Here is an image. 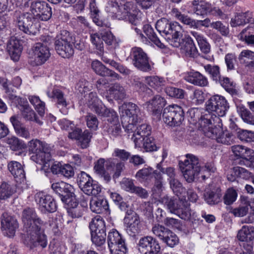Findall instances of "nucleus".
Listing matches in <instances>:
<instances>
[{"label": "nucleus", "instance_id": "f257e3e1", "mask_svg": "<svg viewBox=\"0 0 254 254\" xmlns=\"http://www.w3.org/2000/svg\"><path fill=\"white\" fill-rule=\"evenodd\" d=\"M171 13L176 19L192 29L190 32V36L186 35L184 38H182V27L179 23L170 22L166 18L158 20L156 23V28L167 42L177 48L185 43L183 46L186 55L194 57L197 56L198 51L194 45L193 38L196 41L202 52L208 53L210 46L198 28L199 24L205 27L211 26L212 23H210V19L206 18L204 20H195L187 15L182 14L176 8L172 9Z\"/></svg>", "mask_w": 254, "mask_h": 254}, {"label": "nucleus", "instance_id": "f03ea898", "mask_svg": "<svg viewBox=\"0 0 254 254\" xmlns=\"http://www.w3.org/2000/svg\"><path fill=\"white\" fill-rule=\"evenodd\" d=\"M24 230L27 233L25 239L27 245L30 247L40 245L45 248L47 239L44 233L47 223L38 217L33 208L25 209L22 213Z\"/></svg>", "mask_w": 254, "mask_h": 254}, {"label": "nucleus", "instance_id": "7ed1b4c3", "mask_svg": "<svg viewBox=\"0 0 254 254\" xmlns=\"http://www.w3.org/2000/svg\"><path fill=\"white\" fill-rule=\"evenodd\" d=\"M179 165L183 176L188 183H191L200 178L205 180L216 170L212 163H207L201 167L198 157L190 154H187L186 159L184 161H180Z\"/></svg>", "mask_w": 254, "mask_h": 254}, {"label": "nucleus", "instance_id": "20e7f679", "mask_svg": "<svg viewBox=\"0 0 254 254\" xmlns=\"http://www.w3.org/2000/svg\"><path fill=\"white\" fill-rule=\"evenodd\" d=\"M28 150L34 154L31 156L32 160L43 165L42 169L47 170L50 167L51 148L47 143L37 139H32L28 143Z\"/></svg>", "mask_w": 254, "mask_h": 254}, {"label": "nucleus", "instance_id": "39448f33", "mask_svg": "<svg viewBox=\"0 0 254 254\" xmlns=\"http://www.w3.org/2000/svg\"><path fill=\"white\" fill-rule=\"evenodd\" d=\"M160 201L166 205L171 213L176 214L182 219H190L191 216L190 209L187 201L179 200L167 195L161 197Z\"/></svg>", "mask_w": 254, "mask_h": 254}, {"label": "nucleus", "instance_id": "423d86ee", "mask_svg": "<svg viewBox=\"0 0 254 254\" xmlns=\"http://www.w3.org/2000/svg\"><path fill=\"white\" fill-rule=\"evenodd\" d=\"M121 110V121L125 131H132L138 120L139 108L135 104L128 102L125 103Z\"/></svg>", "mask_w": 254, "mask_h": 254}, {"label": "nucleus", "instance_id": "0eeeda50", "mask_svg": "<svg viewBox=\"0 0 254 254\" xmlns=\"http://www.w3.org/2000/svg\"><path fill=\"white\" fill-rule=\"evenodd\" d=\"M138 10L136 4L132 1L120 3L116 18L119 20L128 21L131 25L139 26L141 24V18L138 15Z\"/></svg>", "mask_w": 254, "mask_h": 254}, {"label": "nucleus", "instance_id": "6e6552de", "mask_svg": "<svg viewBox=\"0 0 254 254\" xmlns=\"http://www.w3.org/2000/svg\"><path fill=\"white\" fill-rule=\"evenodd\" d=\"M74 40L66 30H62L55 38V46L57 53L64 58H69L74 53L72 44Z\"/></svg>", "mask_w": 254, "mask_h": 254}, {"label": "nucleus", "instance_id": "1a4fd4ad", "mask_svg": "<svg viewBox=\"0 0 254 254\" xmlns=\"http://www.w3.org/2000/svg\"><path fill=\"white\" fill-rule=\"evenodd\" d=\"M206 110L215 116L223 117L229 108V105L225 98L221 95L211 96L206 102Z\"/></svg>", "mask_w": 254, "mask_h": 254}, {"label": "nucleus", "instance_id": "9d476101", "mask_svg": "<svg viewBox=\"0 0 254 254\" xmlns=\"http://www.w3.org/2000/svg\"><path fill=\"white\" fill-rule=\"evenodd\" d=\"M164 122L168 126H180L184 120V112L182 108L177 105L166 107L163 113Z\"/></svg>", "mask_w": 254, "mask_h": 254}, {"label": "nucleus", "instance_id": "9b49d317", "mask_svg": "<svg viewBox=\"0 0 254 254\" xmlns=\"http://www.w3.org/2000/svg\"><path fill=\"white\" fill-rule=\"evenodd\" d=\"M32 15L37 19L47 21L52 17V8L45 1L35 0L30 5Z\"/></svg>", "mask_w": 254, "mask_h": 254}, {"label": "nucleus", "instance_id": "f8f14e48", "mask_svg": "<svg viewBox=\"0 0 254 254\" xmlns=\"http://www.w3.org/2000/svg\"><path fill=\"white\" fill-rule=\"evenodd\" d=\"M131 56L132 64L137 69L143 71H149L151 70L149 58L142 49L138 47L133 48Z\"/></svg>", "mask_w": 254, "mask_h": 254}, {"label": "nucleus", "instance_id": "ddd939ff", "mask_svg": "<svg viewBox=\"0 0 254 254\" xmlns=\"http://www.w3.org/2000/svg\"><path fill=\"white\" fill-rule=\"evenodd\" d=\"M51 188L59 195L62 201L65 204H69L74 199V188L69 184L64 182H58L53 184Z\"/></svg>", "mask_w": 254, "mask_h": 254}, {"label": "nucleus", "instance_id": "4468645a", "mask_svg": "<svg viewBox=\"0 0 254 254\" xmlns=\"http://www.w3.org/2000/svg\"><path fill=\"white\" fill-rule=\"evenodd\" d=\"M127 233L131 237L138 234L141 228V225L138 215L134 212L127 211L124 219Z\"/></svg>", "mask_w": 254, "mask_h": 254}, {"label": "nucleus", "instance_id": "2eb2a0df", "mask_svg": "<svg viewBox=\"0 0 254 254\" xmlns=\"http://www.w3.org/2000/svg\"><path fill=\"white\" fill-rule=\"evenodd\" d=\"M50 41V38L47 37L44 43H37L33 47V54L35 64L37 65L44 64L50 58L51 54L47 43Z\"/></svg>", "mask_w": 254, "mask_h": 254}, {"label": "nucleus", "instance_id": "dca6fc26", "mask_svg": "<svg viewBox=\"0 0 254 254\" xmlns=\"http://www.w3.org/2000/svg\"><path fill=\"white\" fill-rule=\"evenodd\" d=\"M231 150L236 157L234 163L236 165H252L249 160L252 158L254 150L242 145H234L231 147Z\"/></svg>", "mask_w": 254, "mask_h": 254}, {"label": "nucleus", "instance_id": "f3484780", "mask_svg": "<svg viewBox=\"0 0 254 254\" xmlns=\"http://www.w3.org/2000/svg\"><path fill=\"white\" fill-rule=\"evenodd\" d=\"M35 200L41 211L54 212L57 210V204L54 198L51 195L41 191L35 195Z\"/></svg>", "mask_w": 254, "mask_h": 254}, {"label": "nucleus", "instance_id": "a211bd4d", "mask_svg": "<svg viewBox=\"0 0 254 254\" xmlns=\"http://www.w3.org/2000/svg\"><path fill=\"white\" fill-rule=\"evenodd\" d=\"M35 17L31 13H26L20 15L17 19V24L19 29L25 33L35 35L37 31Z\"/></svg>", "mask_w": 254, "mask_h": 254}, {"label": "nucleus", "instance_id": "6ab92c4d", "mask_svg": "<svg viewBox=\"0 0 254 254\" xmlns=\"http://www.w3.org/2000/svg\"><path fill=\"white\" fill-rule=\"evenodd\" d=\"M137 245L139 251L143 254H158L160 251L158 242L149 236L141 238Z\"/></svg>", "mask_w": 254, "mask_h": 254}, {"label": "nucleus", "instance_id": "aec40b11", "mask_svg": "<svg viewBox=\"0 0 254 254\" xmlns=\"http://www.w3.org/2000/svg\"><path fill=\"white\" fill-rule=\"evenodd\" d=\"M127 133L131 134V140L133 141L135 146H140L142 144L141 141L151 135V127L146 124H143L136 127L132 131H126Z\"/></svg>", "mask_w": 254, "mask_h": 254}, {"label": "nucleus", "instance_id": "412c9836", "mask_svg": "<svg viewBox=\"0 0 254 254\" xmlns=\"http://www.w3.org/2000/svg\"><path fill=\"white\" fill-rule=\"evenodd\" d=\"M1 229L5 236L12 237L14 236L18 227L17 221L12 216L4 213L1 218Z\"/></svg>", "mask_w": 254, "mask_h": 254}, {"label": "nucleus", "instance_id": "4be33fe9", "mask_svg": "<svg viewBox=\"0 0 254 254\" xmlns=\"http://www.w3.org/2000/svg\"><path fill=\"white\" fill-rule=\"evenodd\" d=\"M68 137L71 139L79 140L80 145L82 148H86L89 146L92 132L88 130H85L83 133L79 128H74L70 130L68 133Z\"/></svg>", "mask_w": 254, "mask_h": 254}, {"label": "nucleus", "instance_id": "5701e85b", "mask_svg": "<svg viewBox=\"0 0 254 254\" xmlns=\"http://www.w3.org/2000/svg\"><path fill=\"white\" fill-rule=\"evenodd\" d=\"M166 104L165 99L159 95L154 96L151 100L144 104L143 106L149 112L159 116Z\"/></svg>", "mask_w": 254, "mask_h": 254}, {"label": "nucleus", "instance_id": "b1692460", "mask_svg": "<svg viewBox=\"0 0 254 254\" xmlns=\"http://www.w3.org/2000/svg\"><path fill=\"white\" fill-rule=\"evenodd\" d=\"M7 49L11 59L17 61L22 50L21 41L16 37L11 36L7 43Z\"/></svg>", "mask_w": 254, "mask_h": 254}, {"label": "nucleus", "instance_id": "393cba45", "mask_svg": "<svg viewBox=\"0 0 254 254\" xmlns=\"http://www.w3.org/2000/svg\"><path fill=\"white\" fill-rule=\"evenodd\" d=\"M249 23H254L253 14L249 11L236 12L230 21V25L233 27L243 26Z\"/></svg>", "mask_w": 254, "mask_h": 254}, {"label": "nucleus", "instance_id": "a878e982", "mask_svg": "<svg viewBox=\"0 0 254 254\" xmlns=\"http://www.w3.org/2000/svg\"><path fill=\"white\" fill-rule=\"evenodd\" d=\"M189 121L192 124L197 123L200 127L204 126L205 124H211V120L207 117H202L201 115V112L198 108H192L190 109L188 112Z\"/></svg>", "mask_w": 254, "mask_h": 254}, {"label": "nucleus", "instance_id": "bb28decb", "mask_svg": "<svg viewBox=\"0 0 254 254\" xmlns=\"http://www.w3.org/2000/svg\"><path fill=\"white\" fill-rule=\"evenodd\" d=\"M185 80L195 86H206L208 84L207 78L198 71H192L188 72Z\"/></svg>", "mask_w": 254, "mask_h": 254}, {"label": "nucleus", "instance_id": "cd10ccee", "mask_svg": "<svg viewBox=\"0 0 254 254\" xmlns=\"http://www.w3.org/2000/svg\"><path fill=\"white\" fill-rule=\"evenodd\" d=\"M91 67L96 74L101 76H110L116 78L119 76L118 73L106 67L98 60H96L92 62Z\"/></svg>", "mask_w": 254, "mask_h": 254}, {"label": "nucleus", "instance_id": "c85d7f7f", "mask_svg": "<svg viewBox=\"0 0 254 254\" xmlns=\"http://www.w3.org/2000/svg\"><path fill=\"white\" fill-rule=\"evenodd\" d=\"M86 104L88 107L96 114H101L104 111L105 106L102 102L97 98L95 92H90L86 98Z\"/></svg>", "mask_w": 254, "mask_h": 254}, {"label": "nucleus", "instance_id": "c756f323", "mask_svg": "<svg viewBox=\"0 0 254 254\" xmlns=\"http://www.w3.org/2000/svg\"><path fill=\"white\" fill-rule=\"evenodd\" d=\"M149 166L145 167L139 170L136 173L135 177L137 181L141 183H149L158 173Z\"/></svg>", "mask_w": 254, "mask_h": 254}, {"label": "nucleus", "instance_id": "7c9ffc66", "mask_svg": "<svg viewBox=\"0 0 254 254\" xmlns=\"http://www.w3.org/2000/svg\"><path fill=\"white\" fill-rule=\"evenodd\" d=\"M237 238L241 242L251 243L254 239V227L252 226H243L238 232Z\"/></svg>", "mask_w": 254, "mask_h": 254}, {"label": "nucleus", "instance_id": "2f4dec72", "mask_svg": "<svg viewBox=\"0 0 254 254\" xmlns=\"http://www.w3.org/2000/svg\"><path fill=\"white\" fill-rule=\"evenodd\" d=\"M90 207L92 212L98 214L105 213L109 209L108 202L104 199H92L90 200Z\"/></svg>", "mask_w": 254, "mask_h": 254}, {"label": "nucleus", "instance_id": "473e14b6", "mask_svg": "<svg viewBox=\"0 0 254 254\" xmlns=\"http://www.w3.org/2000/svg\"><path fill=\"white\" fill-rule=\"evenodd\" d=\"M106 166L108 170H111L114 171L113 177L117 178L121 175V172L124 170L125 164L123 162H116V159L109 158L106 160Z\"/></svg>", "mask_w": 254, "mask_h": 254}, {"label": "nucleus", "instance_id": "72a5a7b5", "mask_svg": "<svg viewBox=\"0 0 254 254\" xmlns=\"http://www.w3.org/2000/svg\"><path fill=\"white\" fill-rule=\"evenodd\" d=\"M106 161L104 158H100L95 162L94 170L95 172L104 181L108 182L111 180L110 175L107 172L105 168V163Z\"/></svg>", "mask_w": 254, "mask_h": 254}, {"label": "nucleus", "instance_id": "f704fd0d", "mask_svg": "<svg viewBox=\"0 0 254 254\" xmlns=\"http://www.w3.org/2000/svg\"><path fill=\"white\" fill-rule=\"evenodd\" d=\"M221 195L220 191L216 189L206 190L203 194L205 201L210 205L218 203L221 200Z\"/></svg>", "mask_w": 254, "mask_h": 254}, {"label": "nucleus", "instance_id": "c9c22d12", "mask_svg": "<svg viewBox=\"0 0 254 254\" xmlns=\"http://www.w3.org/2000/svg\"><path fill=\"white\" fill-rule=\"evenodd\" d=\"M7 168L14 178L19 179L25 178L24 171L20 163L15 161H10L8 163Z\"/></svg>", "mask_w": 254, "mask_h": 254}, {"label": "nucleus", "instance_id": "e433bc0d", "mask_svg": "<svg viewBox=\"0 0 254 254\" xmlns=\"http://www.w3.org/2000/svg\"><path fill=\"white\" fill-rule=\"evenodd\" d=\"M193 10L198 15L207 14L210 8V4L204 1L193 0L192 1Z\"/></svg>", "mask_w": 254, "mask_h": 254}, {"label": "nucleus", "instance_id": "4c0bfd02", "mask_svg": "<svg viewBox=\"0 0 254 254\" xmlns=\"http://www.w3.org/2000/svg\"><path fill=\"white\" fill-rule=\"evenodd\" d=\"M91 233H106L105 222L100 216L92 219L89 224Z\"/></svg>", "mask_w": 254, "mask_h": 254}, {"label": "nucleus", "instance_id": "58836bf2", "mask_svg": "<svg viewBox=\"0 0 254 254\" xmlns=\"http://www.w3.org/2000/svg\"><path fill=\"white\" fill-rule=\"evenodd\" d=\"M107 242L109 248L125 243L121 234L116 230L113 229L108 235Z\"/></svg>", "mask_w": 254, "mask_h": 254}, {"label": "nucleus", "instance_id": "ea45409f", "mask_svg": "<svg viewBox=\"0 0 254 254\" xmlns=\"http://www.w3.org/2000/svg\"><path fill=\"white\" fill-rule=\"evenodd\" d=\"M20 110L21 112L22 116L26 121H34L39 124H42L40 121L37 120L36 113L31 108L29 105L27 104V102H26L25 104L21 106Z\"/></svg>", "mask_w": 254, "mask_h": 254}, {"label": "nucleus", "instance_id": "a19ab883", "mask_svg": "<svg viewBox=\"0 0 254 254\" xmlns=\"http://www.w3.org/2000/svg\"><path fill=\"white\" fill-rule=\"evenodd\" d=\"M66 204L68 207L67 209L68 215L72 218H79L82 216L83 209L81 205H78L75 198L71 202Z\"/></svg>", "mask_w": 254, "mask_h": 254}, {"label": "nucleus", "instance_id": "79ce46f5", "mask_svg": "<svg viewBox=\"0 0 254 254\" xmlns=\"http://www.w3.org/2000/svg\"><path fill=\"white\" fill-rule=\"evenodd\" d=\"M143 30L147 37L157 47L160 48L165 47L164 44L157 37L156 34L154 32L153 29L150 25L148 24L144 25Z\"/></svg>", "mask_w": 254, "mask_h": 254}, {"label": "nucleus", "instance_id": "37998d69", "mask_svg": "<svg viewBox=\"0 0 254 254\" xmlns=\"http://www.w3.org/2000/svg\"><path fill=\"white\" fill-rule=\"evenodd\" d=\"M200 127L202 128V130L206 137L211 138L213 139H216L221 130V128L219 127H213L211 121V124H210L208 125L205 124L204 126H201Z\"/></svg>", "mask_w": 254, "mask_h": 254}, {"label": "nucleus", "instance_id": "c03bdc74", "mask_svg": "<svg viewBox=\"0 0 254 254\" xmlns=\"http://www.w3.org/2000/svg\"><path fill=\"white\" fill-rule=\"evenodd\" d=\"M82 191L88 195H98L101 190V187L96 183H94L93 180L86 184L80 188Z\"/></svg>", "mask_w": 254, "mask_h": 254}, {"label": "nucleus", "instance_id": "a18cd8bd", "mask_svg": "<svg viewBox=\"0 0 254 254\" xmlns=\"http://www.w3.org/2000/svg\"><path fill=\"white\" fill-rule=\"evenodd\" d=\"M47 94L50 98H56L58 105L62 107H66L67 106V102L64 97V93L60 90L54 88L51 93L50 91H48Z\"/></svg>", "mask_w": 254, "mask_h": 254}, {"label": "nucleus", "instance_id": "49530a36", "mask_svg": "<svg viewBox=\"0 0 254 254\" xmlns=\"http://www.w3.org/2000/svg\"><path fill=\"white\" fill-rule=\"evenodd\" d=\"M110 94L116 100H122L126 97V94L124 88L118 83L114 84L109 89Z\"/></svg>", "mask_w": 254, "mask_h": 254}, {"label": "nucleus", "instance_id": "de8ad7c7", "mask_svg": "<svg viewBox=\"0 0 254 254\" xmlns=\"http://www.w3.org/2000/svg\"><path fill=\"white\" fill-rule=\"evenodd\" d=\"M105 110L102 111V113L98 114V115L106 117L108 122V125H113L119 122L118 117L116 112L113 110L109 109L104 107Z\"/></svg>", "mask_w": 254, "mask_h": 254}, {"label": "nucleus", "instance_id": "09e8293b", "mask_svg": "<svg viewBox=\"0 0 254 254\" xmlns=\"http://www.w3.org/2000/svg\"><path fill=\"white\" fill-rule=\"evenodd\" d=\"M145 81L150 87L156 89L164 85L165 82L163 78L158 76H146L145 78Z\"/></svg>", "mask_w": 254, "mask_h": 254}, {"label": "nucleus", "instance_id": "8fccbe9b", "mask_svg": "<svg viewBox=\"0 0 254 254\" xmlns=\"http://www.w3.org/2000/svg\"><path fill=\"white\" fill-rule=\"evenodd\" d=\"M14 192L12 187L7 183L3 182L0 185V199H6L9 198Z\"/></svg>", "mask_w": 254, "mask_h": 254}, {"label": "nucleus", "instance_id": "3c124183", "mask_svg": "<svg viewBox=\"0 0 254 254\" xmlns=\"http://www.w3.org/2000/svg\"><path fill=\"white\" fill-rule=\"evenodd\" d=\"M6 143L10 148L14 151L22 149L26 147L25 143L15 136H11L7 139Z\"/></svg>", "mask_w": 254, "mask_h": 254}, {"label": "nucleus", "instance_id": "603ef678", "mask_svg": "<svg viewBox=\"0 0 254 254\" xmlns=\"http://www.w3.org/2000/svg\"><path fill=\"white\" fill-rule=\"evenodd\" d=\"M90 41L96 48L97 52L99 54L102 53L104 51V46L101 34L97 33L91 34Z\"/></svg>", "mask_w": 254, "mask_h": 254}, {"label": "nucleus", "instance_id": "864d4df0", "mask_svg": "<svg viewBox=\"0 0 254 254\" xmlns=\"http://www.w3.org/2000/svg\"><path fill=\"white\" fill-rule=\"evenodd\" d=\"M28 99L39 114L42 116L45 112V103L42 101L38 96H29Z\"/></svg>", "mask_w": 254, "mask_h": 254}, {"label": "nucleus", "instance_id": "5fc2aeb1", "mask_svg": "<svg viewBox=\"0 0 254 254\" xmlns=\"http://www.w3.org/2000/svg\"><path fill=\"white\" fill-rule=\"evenodd\" d=\"M220 84L225 89V90L232 95L237 94V91L235 89V85L233 82H231L228 77H221L220 80H218Z\"/></svg>", "mask_w": 254, "mask_h": 254}, {"label": "nucleus", "instance_id": "6e6d98bb", "mask_svg": "<svg viewBox=\"0 0 254 254\" xmlns=\"http://www.w3.org/2000/svg\"><path fill=\"white\" fill-rule=\"evenodd\" d=\"M204 69L211 76L213 80L217 82L221 77L220 73L219 67L217 65L207 64L204 66Z\"/></svg>", "mask_w": 254, "mask_h": 254}, {"label": "nucleus", "instance_id": "4d7b16f0", "mask_svg": "<svg viewBox=\"0 0 254 254\" xmlns=\"http://www.w3.org/2000/svg\"><path fill=\"white\" fill-rule=\"evenodd\" d=\"M142 144L140 146H135L136 147H143L146 151H153L156 150V146L154 138L150 136L141 141Z\"/></svg>", "mask_w": 254, "mask_h": 254}, {"label": "nucleus", "instance_id": "13d9d810", "mask_svg": "<svg viewBox=\"0 0 254 254\" xmlns=\"http://www.w3.org/2000/svg\"><path fill=\"white\" fill-rule=\"evenodd\" d=\"M238 111L243 121L249 124L254 125V116L244 107H240Z\"/></svg>", "mask_w": 254, "mask_h": 254}, {"label": "nucleus", "instance_id": "bf43d9fd", "mask_svg": "<svg viewBox=\"0 0 254 254\" xmlns=\"http://www.w3.org/2000/svg\"><path fill=\"white\" fill-rule=\"evenodd\" d=\"M161 240L170 247H174L179 242V239L176 235L170 230Z\"/></svg>", "mask_w": 254, "mask_h": 254}, {"label": "nucleus", "instance_id": "052dcab7", "mask_svg": "<svg viewBox=\"0 0 254 254\" xmlns=\"http://www.w3.org/2000/svg\"><path fill=\"white\" fill-rule=\"evenodd\" d=\"M91 241L97 247L102 246L106 241V233H91Z\"/></svg>", "mask_w": 254, "mask_h": 254}, {"label": "nucleus", "instance_id": "680f3d73", "mask_svg": "<svg viewBox=\"0 0 254 254\" xmlns=\"http://www.w3.org/2000/svg\"><path fill=\"white\" fill-rule=\"evenodd\" d=\"M237 197L236 191L232 188L229 189L223 197L224 202L226 205H230L235 201Z\"/></svg>", "mask_w": 254, "mask_h": 254}, {"label": "nucleus", "instance_id": "e2e57ef3", "mask_svg": "<svg viewBox=\"0 0 254 254\" xmlns=\"http://www.w3.org/2000/svg\"><path fill=\"white\" fill-rule=\"evenodd\" d=\"M216 140L217 142L226 145H230L233 143L232 135L228 132H223L222 129Z\"/></svg>", "mask_w": 254, "mask_h": 254}, {"label": "nucleus", "instance_id": "0e129e2a", "mask_svg": "<svg viewBox=\"0 0 254 254\" xmlns=\"http://www.w3.org/2000/svg\"><path fill=\"white\" fill-rule=\"evenodd\" d=\"M238 138L242 141L251 142L254 141V132L247 130L239 129L237 132Z\"/></svg>", "mask_w": 254, "mask_h": 254}, {"label": "nucleus", "instance_id": "69168bd1", "mask_svg": "<svg viewBox=\"0 0 254 254\" xmlns=\"http://www.w3.org/2000/svg\"><path fill=\"white\" fill-rule=\"evenodd\" d=\"M107 131L111 137H117L120 136L122 129L120 123L118 122L113 125H107Z\"/></svg>", "mask_w": 254, "mask_h": 254}, {"label": "nucleus", "instance_id": "338daca9", "mask_svg": "<svg viewBox=\"0 0 254 254\" xmlns=\"http://www.w3.org/2000/svg\"><path fill=\"white\" fill-rule=\"evenodd\" d=\"M155 181L153 188V191L159 196L163 190L162 177L160 172L155 173Z\"/></svg>", "mask_w": 254, "mask_h": 254}, {"label": "nucleus", "instance_id": "774afa93", "mask_svg": "<svg viewBox=\"0 0 254 254\" xmlns=\"http://www.w3.org/2000/svg\"><path fill=\"white\" fill-rule=\"evenodd\" d=\"M169 184L171 189L177 195H179L185 191L182 184L176 179L170 180Z\"/></svg>", "mask_w": 254, "mask_h": 254}]
</instances>
